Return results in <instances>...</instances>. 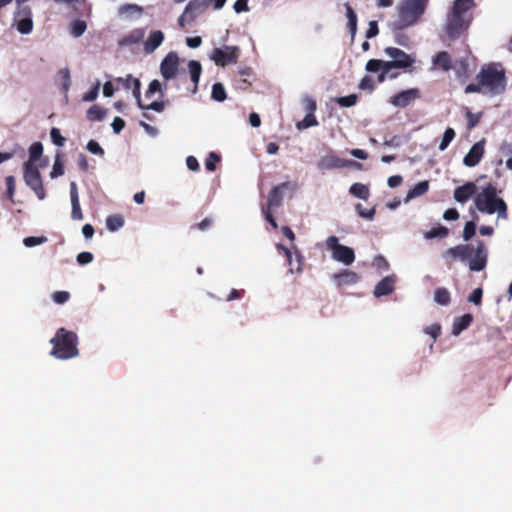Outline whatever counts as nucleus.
Listing matches in <instances>:
<instances>
[{"instance_id": "79ce46f5", "label": "nucleus", "mask_w": 512, "mask_h": 512, "mask_svg": "<svg viewBox=\"0 0 512 512\" xmlns=\"http://www.w3.org/2000/svg\"><path fill=\"white\" fill-rule=\"evenodd\" d=\"M276 249H277V251L280 254L285 256L286 262L290 266L289 271L291 273H294V268H293V265H292V252H291V250L289 248H287L286 246H284L283 244H281V243H278L276 245Z\"/></svg>"}, {"instance_id": "f3484780", "label": "nucleus", "mask_w": 512, "mask_h": 512, "mask_svg": "<svg viewBox=\"0 0 512 512\" xmlns=\"http://www.w3.org/2000/svg\"><path fill=\"white\" fill-rule=\"evenodd\" d=\"M477 187L473 182H466L464 185L457 187L454 190V199L459 203L467 202L474 194H476Z\"/></svg>"}, {"instance_id": "864d4df0", "label": "nucleus", "mask_w": 512, "mask_h": 512, "mask_svg": "<svg viewBox=\"0 0 512 512\" xmlns=\"http://www.w3.org/2000/svg\"><path fill=\"white\" fill-rule=\"evenodd\" d=\"M482 296H483V290H482V288L478 287L471 292V294L468 297V301L479 306L482 303Z\"/></svg>"}, {"instance_id": "e433bc0d", "label": "nucleus", "mask_w": 512, "mask_h": 512, "mask_svg": "<svg viewBox=\"0 0 512 512\" xmlns=\"http://www.w3.org/2000/svg\"><path fill=\"white\" fill-rule=\"evenodd\" d=\"M482 116V112L472 113L470 110L467 109L465 113V118L467 120V130L471 131L472 129H474L479 124Z\"/></svg>"}, {"instance_id": "a211bd4d", "label": "nucleus", "mask_w": 512, "mask_h": 512, "mask_svg": "<svg viewBox=\"0 0 512 512\" xmlns=\"http://www.w3.org/2000/svg\"><path fill=\"white\" fill-rule=\"evenodd\" d=\"M70 199L72 205L71 218L73 220H82L83 213L79 202L77 185L75 182L70 183Z\"/></svg>"}, {"instance_id": "a878e982", "label": "nucleus", "mask_w": 512, "mask_h": 512, "mask_svg": "<svg viewBox=\"0 0 512 512\" xmlns=\"http://www.w3.org/2000/svg\"><path fill=\"white\" fill-rule=\"evenodd\" d=\"M212 0H190L185 7L184 14L200 13L207 9Z\"/></svg>"}, {"instance_id": "a19ab883", "label": "nucleus", "mask_w": 512, "mask_h": 512, "mask_svg": "<svg viewBox=\"0 0 512 512\" xmlns=\"http://www.w3.org/2000/svg\"><path fill=\"white\" fill-rule=\"evenodd\" d=\"M358 96L356 94H350L348 96L338 97L335 99V102L340 107H351L357 103Z\"/></svg>"}, {"instance_id": "de8ad7c7", "label": "nucleus", "mask_w": 512, "mask_h": 512, "mask_svg": "<svg viewBox=\"0 0 512 512\" xmlns=\"http://www.w3.org/2000/svg\"><path fill=\"white\" fill-rule=\"evenodd\" d=\"M156 92L162 93V86L159 80L154 79L149 83L148 89L145 92L146 98H151L152 95H154Z\"/></svg>"}, {"instance_id": "aec40b11", "label": "nucleus", "mask_w": 512, "mask_h": 512, "mask_svg": "<svg viewBox=\"0 0 512 512\" xmlns=\"http://www.w3.org/2000/svg\"><path fill=\"white\" fill-rule=\"evenodd\" d=\"M164 34L160 30L152 31L144 43L146 53L154 52L163 42Z\"/></svg>"}, {"instance_id": "09e8293b", "label": "nucleus", "mask_w": 512, "mask_h": 512, "mask_svg": "<svg viewBox=\"0 0 512 512\" xmlns=\"http://www.w3.org/2000/svg\"><path fill=\"white\" fill-rule=\"evenodd\" d=\"M132 94L136 99L137 106L141 109L144 108V104L141 100V82L139 79H135L134 86L132 87Z\"/></svg>"}, {"instance_id": "052dcab7", "label": "nucleus", "mask_w": 512, "mask_h": 512, "mask_svg": "<svg viewBox=\"0 0 512 512\" xmlns=\"http://www.w3.org/2000/svg\"><path fill=\"white\" fill-rule=\"evenodd\" d=\"M136 78H134L131 74H128L126 77H118L116 78V82L121 84L125 89H132L134 86V81Z\"/></svg>"}, {"instance_id": "4c0bfd02", "label": "nucleus", "mask_w": 512, "mask_h": 512, "mask_svg": "<svg viewBox=\"0 0 512 512\" xmlns=\"http://www.w3.org/2000/svg\"><path fill=\"white\" fill-rule=\"evenodd\" d=\"M87 29V24L84 20H74L70 25V33L74 37H80Z\"/></svg>"}, {"instance_id": "603ef678", "label": "nucleus", "mask_w": 512, "mask_h": 512, "mask_svg": "<svg viewBox=\"0 0 512 512\" xmlns=\"http://www.w3.org/2000/svg\"><path fill=\"white\" fill-rule=\"evenodd\" d=\"M46 241H47V238L45 236H41V237L29 236V237L24 238L23 244L26 247H34V246L43 244Z\"/></svg>"}, {"instance_id": "c9c22d12", "label": "nucleus", "mask_w": 512, "mask_h": 512, "mask_svg": "<svg viewBox=\"0 0 512 512\" xmlns=\"http://www.w3.org/2000/svg\"><path fill=\"white\" fill-rule=\"evenodd\" d=\"M211 98L217 102H223L226 98V91L222 83L217 82L212 86Z\"/></svg>"}, {"instance_id": "4468645a", "label": "nucleus", "mask_w": 512, "mask_h": 512, "mask_svg": "<svg viewBox=\"0 0 512 512\" xmlns=\"http://www.w3.org/2000/svg\"><path fill=\"white\" fill-rule=\"evenodd\" d=\"M485 140L476 142L465 155L463 163L467 167L476 166L482 159L485 152Z\"/></svg>"}, {"instance_id": "b1692460", "label": "nucleus", "mask_w": 512, "mask_h": 512, "mask_svg": "<svg viewBox=\"0 0 512 512\" xmlns=\"http://www.w3.org/2000/svg\"><path fill=\"white\" fill-rule=\"evenodd\" d=\"M144 36H145V29H143V28L134 29L130 33L125 35L119 41V45L128 46V45L137 44L143 40Z\"/></svg>"}, {"instance_id": "9d476101", "label": "nucleus", "mask_w": 512, "mask_h": 512, "mask_svg": "<svg viewBox=\"0 0 512 512\" xmlns=\"http://www.w3.org/2000/svg\"><path fill=\"white\" fill-rule=\"evenodd\" d=\"M421 96L418 88H410L393 95L389 102L398 108H405Z\"/></svg>"}, {"instance_id": "3c124183", "label": "nucleus", "mask_w": 512, "mask_h": 512, "mask_svg": "<svg viewBox=\"0 0 512 512\" xmlns=\"http://www.w3.org/2000/svg\"><path fill=\"white\" fill-rule=\"evenodd\" d=\"M476 232V224L474 221H468L466 222L463 230V239L465 241H469Z\"/></svg>"}, {"instance_id": "a18cd8bd", "label": "nucleus", "mask_w": 512, "mask_h": 512, "mask_svg": "<svg viewBox=\"0 0 512 512\" xmlns=\"http://www.w3.org/2000/svg\"><path fill=\"white\" fill-rule=\"evenodd\" d=\"M64 174V165L60 159V155L56 156L52 171L50 173L51 178H57Z\"/></svg>"}, {"instance_id": "680f3d73", "label": "nucleus", "mask_w": 512, "mask_h": 512, "mask_svg": "<svg viewBox=\"0 0 512 512\" xmlns=\"http://www.w3.org/2000/svg\"><path fill=\"white\" fill-rule=\"evenodd\" d=\"M166 107V102L164 101H153L148 105H144V108H141L142 110H154L156 112H163Z\"/></svg>"}, {"instance_id": "0eeeda50", "label": "nucleus", "mask_w": 512, "mask_h": 512, "mask_svg": "<svg viewBox=\"0 0 512 512\" xmlns=\"http://www.w3.org/2000/svg\"><path fill=\"white\" fill-rule=\"evenodd\" d=\"M327 249L331 251L332 258L335 261L341 262L344 265H351L355 261L354 250L348 246L339 243L336 236H329L326 239Z\"/></svg>"}, {"instance_id": "412c9836", "label": "nucleus", "mask_w": 512, "mask_h": 512, "mask_svg": "<svg viewBox=\"0 0 512 512\" xmlns=\"http://www.w3.org/2000/svg\"><path fill=\"white\" fill-rule=\"evenodd\" d=\"M188 69H189L190 79L193 83L192 93L195 94L198 91L199 80H200V76L202 73L201 63L197 60H190L188 62Z\"/></svg>"}, {"instance_id": "bb28decb", "label": "nucleus", "mask_w": 512, "mask_h": 512, "mask_svg": "<svg viewBox=\"0 0 512 512\" xmlns=\"http://www.w3.org/2000/svg\"><path fill=\"white\" fill-rule=\"evenodd\" d=\"M346 16L348 19L347 27L351 33L352 39L355 37L357 32V15L349 3L345 4Z\"/></svg>"}, {"instance_id": "423d86ee", "label": "nucleus", "mask_w": 512, "mask_h": 512, "mask_svg": "<svg viewBox=\"0 0 512 512\" xmlns=\"http://www.w3.org/2000/svg\"><path fill=\"white\" fill-rule=\"evenodd\" d=\"M51 355L57 359L67 360L78 356V336L75 332L59 328L50 340Z\"/></svg>"}, {"instance_id": "f704fd0d", "label": "nucleus", "mask_w": 512, "mask_h": 512, "mask_svg": "<svg viewBox=\"0 0 512 512\" xmlns=\"http://www.w3.org/2000/svg\"><path fill=\"white\" fill-rule=\"evenodd\" d=\"M449 234V229L445 226H438L435 228L430 229L429 231H426L424 233V237L426 239H433V238H445Z\"/></svg>"}, {"instance_id": "7ed1b4c3", "label": "nucleus", "mask_w": 512, "mask_h": 512, "mask_svg": "<svg viewBox=\"0 0 512 512\" xmlns=\"http://www.w3.org/2000/svg\"><path fill=\"white\" fill-rule=\"evenodd\" d=\"M443 257L451 261L469 259V269L478 272L482 271L487 265L488 251L484 241L478 240L475 248L470 244H460L447 249Z\"/></svg>"}, {"instance_id": "13d9d810", "label": "nucleus", "mask_w": 512, "mask_h": 512, "mask_svg": "<svg viewBox=\"0 0 512 512\" xmlns=\"http://www.w3.org/2000/svg\"><path fill=\"white\" fill-rule=\"evenodd\" d=\"M397 31L398 32L395 34V43L408 48L410 45V37L407 34L400 32V30Z\"/></svg>"}, {"instance_id": "c03bdc74", "label": "nucleus", "mask_w": 512, "mask_h": 512, "mask_svg": "<svg viewBox=\"0 0 512 512\" xmlns=\"http://www.w3.org/2000/svg\"><path fill=\"white\" fill-rule=\"evenodd\" d=\"M355 209L361 218L368 219V220H372L376 213V210L374 207L371 209H366L360 203L356 204Z\"/></svg>"}, {"instance_id": "39448f33", "label": "nucleus", "mask_w": 512, "mask_h": 512, "mask_svg": "<svg viewBox=\"0 0 512 512\" xmlns=\"http://www.w3.org/2000/svg\"><path fill=\"white\" fill-rule=\"evenodd\" d=\"M474 203L478 211L486 214H498V218L507 219V205L497 196V188L489 183L476 194Z\"/></svg>"}, {"instance_id": "2f4dec72", "label": "nucleus", "mask_w": 512, "mask_h": 512, "mask_svg": "<svg viewBox=\"0 0 512 512\" xmlns=\"http://www.w3.org/2000/svg\"><path fill=\"white\" fill-rule=\"evenodd\" d=\"M16 22V28L21 34H29L33 30V19L28 17L18 18L14 20Z\"/></svg>"}, {"instance_id": "cd10ccee", "label": "nucleus", "mask_w": 512, "mask_h": 512, "mask_svg": "<svg viewBox=\"0 0 512 512\" xmlns=\"http://www.w3.org/2000/svg\"><path fill=\"white\" fill-rule=\"evenodd\" d=\"M349 192L360 199L367 200L370 196V191L368 186L362 184V183H354L350 186Z\"/></svg>"}, {"instance_id": "ddd939ff", "label": "nucleus", "mask_w": 512, "mask_h": 512, "mask_svg": "<svg viewBox=\"0 0 512 512\" xmlns=\"http://www.w3.org/2000/svg\"><path fill=\"white\" fill-rule=\"evenodd\" d=\"M293 188V184L291 182H283L275 187H273L267 198V206L268 209L278 208L282 205L283 201V193L286 190H290Z\"/></svg>"}, {"instance_id": "f8f14e48", "label": "nucleus", "mask_w": 512, "mask_h": 512, "mask_svg": "<svg viewBox=\"0 0 512 512\" xmlns=\"http://www.w3.org/2000/svg\"><path fill=\"white\" fill-rule=\"evenodd\" d=\"M384 52L387 56L392 58L395 63H398L397 69L408 68L415 62V59L411 55L396 47H387Z\"/></svg>"}, {"instance_id": "e2e57ef3", "label": "nucleus", "mask_w": 512, "mask_h": 512, "mask_svg": "<svg viewBox=\"0 0 512 512\" xmlns=\"http://www.w3.org/2000/svg\"><path fill=\"white\" fill-rule=\"evenodd\" d=\"M424 332L427 335H430L434 340H436L441 334V326L439 324H432L430 326H427L424 329Z\"/></svg>"}, {"instance_id": "ea45409f", "label": "nucleus", "mask_w": 512, "mask_h": 512, "mask_svg": "<svg viewBox=\"0 0 512 512\" xmlns=\"http://www.w3.org/2000/svg\"><path fill=\"white\" fill-rule=\"evenodd\" d=\"M455 135H456V133H455L454 129L451 127H448L443 134L442 141L439 145V150L444 151L449 146V144L452 142V140L455 138Z\"/></svg>"}, {"instance_id": "338daca9", "label": "nucleus", "mask_w": 512, "mask_h": 512, "mask_svg": "<svg viewBox=\"0 0 512 512\" xmlns=\"http://www.w3.org/2000/svg\"><path fill=\"white\" fill-rule=\"evenodd\" d=\"M93 261V254L91 252H81L77 255V262L80 265H85Z\"/></svg>"}, {"instance_id": "bf43d9fd", "label": "nucleus", "mask_w": 512, "mask_h": 512, "mask_svg": "<svg viewBox=\"0 0 512 512\" xmlns=\"http://www.w3.org/2000/svg\"><path fill=\"white\" fill-rule=\"evenodd\" d=\"M303 106L307 113H314L317 109L316 101L310 96H305L303 98Z\"/></svg>"}, {"instance_id": "4be33fe9", "label": "nucleus", "mask_w": 512, "mask_h": 512, "mask_svg": "<svg viewBox=\"0 0 512 512\" xmlns=\"http://www.w3.org/2000/svg\"><path fill=\"white\" fill-rule=\"evenodd\" d=\"M473 322V316L469 313L457 317L453 321L452 334L454 336L460 335V333L466 330Z\"/></svg>"}, {"instance_id": "6ab92c4d", "label": "nucleus", "mask_w": 512, "mask_h": 512, "mask_svg": "<svg viewBox=\"0 0 512 512\" xmlns=\"http://www.w3.org/2000/svg\"><path fill=\"white\" fill-rule=\"evenodd\" d=\"M395 279L393 276L384 277L374 289L376 297L386 296L394 291Z\"/></svg>"}, {"instance_id": "5fc2aeb1", "label": "nucleus", "mask_w": 512, "mask_h": 512, "mask_svg": "<svg viewBox=\"0 0 512 512\" xmlns=\"http://www.w3.org/2000/svg\"><path fill=\"white\" fill-rule=\"evenodd\" d=\"M87 150L92 153V154H95V155H100V156H103L104 155V149L99 145V143L95 140H90L88 143H87V146H86Z\"/></svg>"}, {"instance_id": "2eb2a0df", "label": "nucleus", "mask_w": 512, "mask_h": 512, "mask_svg": "<svg viewBox=\"0 0 512 512\" xmlns=\"http://www.w3.org/2000/svg\"><path fill=\"white\" fill-rule=\"evenodd\" d=\"M317 167L322 171L334 168H343L347 167V162L345 159L338 157L334 153H328L320 158L317 163Z\"/></svg>"}, {"instance_id": "dca6fc26", "label": "nucleus", "mask_w": 512, "mask_h": 512, "mask_svg": "<svg viewBox=\"0 0 512 512\" xmlns=\"http://www.w3.org/2000/svg\"><path fill=\"white\" fill-rule=\"evenodd\" d=\"M360 278L358 273L347 269L333 275V279L338 287L354 285L359 282Z\"/></svg>"}, {"instance_id": "58836bf2", "label": "nucleus", "mask_w": 512, "mask_h": 512, "mask_svg": "<svg viewBox=\"0 0 512 512\" xmlns=\"http://www.w3.org/2000/svg\"><path fill=\"white\" fill-rule=\"evenodd\" d=\"M317 125L318 121L314 113H307L304 119L299 121L296 126L298 130H303Z\"/></svg>"}, {"instance_id": "393cba45", "label": "nucleus", "mask_w": 512, "mask_h": 512, "mask_svg": "<svg viewBox=\"0 0 512 512\" xmlns=\"http://www.w3.org/2000/svg\"><path fill=\"white\" fill-rule=\"evenodd\" d=\"M56 83L63 93H68L71 86V76L68 68H62L57 72Z\"/></svg>"}, {"instance_id": "8fccbe9b", "label": "nucleus", "mask_w": 512, "mask_h": 512, "mask_svg": "<svg viewBox=\"0 0 512 512\" xmlns=\"http://www.w3.org/2000/svg\"><path fill=\"white\" fill-rule=\"evenodd\" d=\"M221 160L220 156L215 152H211L205 160V167L208 171H215L216 163Z\"/></svg>"}, {"instance_id": "f257e3e1", "label": "nucleus", "mask_w": 512, "mask_h": 512, "mask_svg": "<svg viewBox=\"0 0 512 512\" xmlns=\"http://www.w3.org/2000/svg\"><path fill=\"white\" fill-rule=\"evenodd\" d=\"M506 87L505 71L500 64L490 63L483 65L476 76V82L465 87V93H482L498 95Z\"/></svg>"}, {"instance_id": "1a4fd4ad", "label": "nucleus", "mask_w": 512, "mask_h": 512, "mask_svg": "<svg viewBox=\"0 0 512 512\" xmlns=\"http://www.w3.org/2000/svg\"><path fill=\"white\" fill-rule=\"evenodd\" d=\"M240 55V49L237 46H225L224 48H214L211 51L210 59L220 67L230 64H236Z\"/></svg>"}, {"instance_id": "9b49d317", "label": "nucleus", "mask_w": 512, "mask_h": 512, "mask_svg": "<svg viewBox=\"0 0 512 512\" xmlns=\"http://www.w3.org/2000/svg\"><path fill=\"white\" fill-rule=\"evenodd\" d=\"M179 67V57L175 52L168 53L160 64V72L163 78L168 81L173 79Z\"/></svg>"}, {"instance_id": "20e7f679", "label": "nucleus", "mask_w": 512, "mask_h": 512, "mask_svg": "<svg viewBox=\"0 0 512 512\" xmlns=\"http://www.w3.org/2000/svg\"><path fill=\"white\" fill-rule=\"evenodd\" d=\"M428 4L429 0H401L396 8L398 17L393 23V29L403 30L418 23Z\"/></svg>"}, {"instance_id": "69168bd1", "label": "nucleus", "mask_w": 512, "mask_h": 512, "mask_svg": "<svg viewBox=\"0 0 512 512\" xmlns=\"http://www.w3.org/2000/svg\"><path fill=\"white\" fill-rule=\"evenodd\" d=\"M375 87L374 85V80L370 77V76H364L360 83H359V88L361 90H373Z\"/></svg>"}, {"instance_id": "c756f323", "label": "nucleus", "mask_w": 512, "mask_h": 512, "mask_svg": "<svg viewBox=\"0 0 512 512\" xmlns=\"http://www.w3.org/2000/svg\"><path fill=\"white\" fill-rule=\"evenodd\" d=\"M124 225V218L120 214L109 215L106 219V227L109 231L115 232Z\"/></svg>"}, {"instance_id": "0e129e2a", "label": "nucleus", "mask_w": 512, "mask_h": 512, "mask_svg": "<svg viewBox=\"0 0 512 512\" xmlns=\"http://www.w3.org/2000/svg\"><path fill=\"white\" fill-rule=\"evenodd\" d=\"M382 60L379 59H370L366 63V70L371 73H375L381 70Z\"/></svg>"}, {"instance_id": "5701e85b", "label": "nucleus", "mask_w": 512, "mask_h": 512, "mask_svg": "<svg viewBox=\"0 0 512 512\" xmlns=\"http://www.w3.org/2000/svg\"><path fill=\"white\" fill-rule=\"evenodd\" d=\"M435 67L441 68L443 71H449L452 69V59L448 52H438L432 60Z\"/></svg>"}, {"instance_id": "c85d7f7f", "label": "nucleus", "mask_w": 512, "mask_h": 512, "mask_svg": "<svg viewBox=\"0 0 512 512\" xmlns=\"http://www.w3.org/2000/svg\"><path fill=\"white\" fill-rule=\"evenodd\" d=\"M429 189V182L427 180L420 181L407 193V200L416 198L425 194Z\"/></svg>"}, {"instance_id": "6e6d98bb", "label": "nucleus", "mask_w": 512, "mask_h": 512, "mask_svg": "<svg viewBox=\"0 0 512 512\" xmlns=\"http://www.w3.org/2000/svg\"><path fill=\"white\" fill-rule=\"evenodd\" d=\"M70 298V294L67 291H56L52 294V299L57 304H64Z\"/></svg>"}, {"instance_id": "6e6552de", "label": "nucleus", "mask_w": 512, "mask_h": 512, "mask_svg": "<svg viewBox=\"0 0 512 512\" xmlns=\"http://www.w3.org/2000/svg\"><path fill=\"white\" fill-rule=\"evenodd\" d=\"M23 170L26 185L34 191L40 200H43L46 197V192L39 169L31 162H24Z\"/></svg>"}, {"instance_id": "7c9ffc66", "label": "nucleus", "mask_w": 512, "mask_h": 512, "mask_svg": "<svg viewBox=\"0 0 512 512\" xmlns=\"http://www.w3.org/2000/svg\"><path fill=\"white\" fill-rule=\"evenodd\" d=\"M106 116V110L98 105H92L86 113V117L90 121H101Z\"/></svg>"}, {"instance_id": "473e14b6", "label": "nucleus", "mask_w": 512, "mask_h": 512, "mask_svg": "<svg viewBox=\"0 0 512 512\" xmlns=\"http://www.w3.org/2000/svg\"><path fill=\"white\" fill-rule=\"evenodd\" d=\"M434 300L436 303L446 306L451 301L450 292L444 287L437 288L434 293Z\"/></svg>"}, {"instance_id": "37998d69", "label": "nucleus", "mask_w": 512, "mask_h": 512, "mask_svg": "<svg viewBox=\"0 0 512 512\" xmlns=\"http://www.w3.org/2000/svg\"><path fill=\"white\" fill-rule=\"evenodd\" d=\"M5 184H6V195L7 198L12 202L15 203L14 200V194H15V178L12 175H9L5 178Z\"/></svg>"}, {"instance_id": "4d7b16f0", "label": "nucleus", "mask_w": 512, "mask_h": 512, "mask_svg": "<svg viewBox=\"0 0 512 512\" xmlns=\"http://www.w3.org/2000/svg\"><path fill=\"white\" fill-rule=\"evenodd\" d=\"M100 83L97 82L96 85L90 89L87 93H85L82 97V100L85 102H91L94 101L99 93Z\"/></svg>"}, {"instance_id": "f03ea898", "label": "nucleus", "mask_w": 512, "mask_h": 512, "mask_svg": "<svg viewBox=\"0 0 512 512\" xmlns=\"http://www.w3.org/2000/svg\"><path fill=\"white\" fill-rule=\"evenodd\" d=\"M475 6L474 0H455L448 13L444 30L451 40L459 38L466 32L472 22L470 10Z\"/></svg>"}, {"instance_id": "774afa93", "label": "nucleus", "mask_w": 512, "mask_h": 512, "mask_svg": "<svg viewBox=\"0 0 512 512\" xmlns=\"http://www.w3.org/2000/svg\"><path fill=\"white\" fill-rule=\"evenodd\" d=\"M233 9L236 13L246 12L249 10L248 1L247 0H236L233 5Z\"/></svg>"}, {"instance_id": "72a5a7b5", "label": "nucleus", "mask_w": 512, "mask_h": 512, "mask_svg": "<svg viewBox=\"0 0 512 512\" xmlns=\"http://www.w3.org/2000/svg\"><path fill=\"white\" fill-rule=\"evenodd\" d=\"M43 153V145L41 142H34L29 147V159L26 162H31V164H35V162L42 156Z\"/></svg>"}, {"instance_id": "49530a36", "label": "nucleus", "mask_w": 512, "mask_h": 512, "mask_svg": "<svg viewBox=\"0 0 512 512\" xmlns=\"http://www.w3.org/2000/svg\"><path fill=\"white\" fill-rule=\"evenodd\" d=\"M50 137L52 142L59 147L64 146L66 139L61 135L58 128L53 127L50 131Z\"/></svg>"}]
</instances>
